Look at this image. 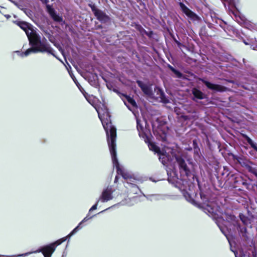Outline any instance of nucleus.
Segmentation results:
<instances>
[{"instance_id":"5","label":"nucleus","mask_w":257,"mask_h":257,"mask_svg":"<svg viewBox=\"0 0 257 257\" xmlns=\"http://www.w3.org/2000/svg\"><path fill=\"white\" fill-rule=\"evenodd\" d=\"M137 130L139 132V134L140 137L144 139L145 142L148 144V147L150 150L158 154H160V149L155 144L150 142L149 135L150 131L146 127H144L141 123V120H139L137 117Z\"/></svg>"},{"instance_id":"13","label":"nucleus","mask_w":257,"mask_h":257,"mask_svg":"<svg viewBox=\"0 0 257 257\" xmlns=\"http://www.w3.org/2000/svg\"><path fill=\"white\" fill-rule=\"evenodd\" d=\"M201 80L210 89L219 92L223 91L224 90V87L221 85L211 83L203 79H201Z\"/></svg>"},{"instance_id":"37","label":"nucleus","mask_w":257,"mask_h":257,"mask_svg":"<svg viewBox=\"0 0 257 257\" xmlns=\"http://www.w3.org/2000/svg\"><path fill=\"white\" fill-rule=\"evenodd\" d=\"M230 217H231V219L232 220H234L235 218L234 216H230Z\"/></svg>"},{"instance_id":"43","label":"nucleus","mask_w":257,"mask_h":257,"mask_svg":"<svg viewBox=\"0 0 257 257\" xmlns=\"http://www.w3.org/2000/svg\"><path fill=\"white\" fill-rule=\"evenodd\" d=\"M244 43L245 45H247L248 44L246 43V42L244 41Z\"/></svg>"},{"instance_id":"41","label":"nucleus","mask_w":257,"mask_h":257,"mask_svg":"<svg viewBox=\"0 0 257 257\" xmlns=\"http://www.w3.org/2000/svg\"><path fill=\"white\" fill-rule=\"evenodd\" d=\"M88 66V65H82V66H83V67H82V68H86V66Z\"/></svg>"},{"instance_id":"3","label":"nucleus","mask_w":257,"mask_h":257,"mask_svg":"<svg viewBox=\"0 0 257 257\" xmlns=\"http://www.w3.org/2000/svg\"><path fill=\"white\" fill-rule=\"evenodd\" d=\"M31 47L22 54V56H27L31 53L47 52L55 56L53 49L47 43L41 40L40 36L34 30H32L27 35Z\"/></svg>"},{"instance_id":"23","label":"nucleus","mask_w":257,"mask_h":257,"mask_svg":"<svg viewBox=\"0 0 257 257\" xmlns=\"http://www.w3.org/2000/svg\"><path fill=\"white\" fill-rule=\"evenodd\" d=\"M170 36H171V38H172L173 40L177 44V46L179 48H181L182 47H185V46L183 44L181 43L179 41H178L176 39V38H175V36L173 34H172V33H170Z\"/></svg>"},{"instance_id":"22","label":"nucleus","mask_w":257,"mask_h":257,"mask_svg":"<svg viewBox=\"0 0 257 257\" xmlns=\"http://www.w3.org/2000/svg\"><path fill=\"white\" fill-rule=\"evenodd\" d=\"M159 155V160L163 164L165 165L167 163V156L161 153L160 152V154Z\"/></svg>"},{"instance_id":"27","label":"nucleus","mask_w":257,"mask_h":257,"mask_svg":"<svg viewBox=\"0 0 257 257\" xmlns=\"http://www.w3.org/2000/svg\"><path fill=\"white\" fill-rule=\"evenodd\" d=\"M32 252H27L26 253H23L22 254H19L17 255H3V254H0V257H17V256H25L28 254H31Z\"/></svg>"},{"instance_id":"7","label":"nucleus","mask_w":257,"mask_h":257,"mask_svg":"<svg viewBox=\"0 0 257 257\" xmlns=\"http://www.w3.org/2000/svg\"><path fill=\"white\" fill-rule=\"evenodd\" d=\"M88 6L91 8L97 20L101 23L106 24L110 21V18L104 12L97 9L94 4L89 3Z\"/></svg>"},{"instance_id":"2","label":"nucleus","mask_w":257,"mask_h":257,"mask_svg":"<svg viewBox=\"0 0 257 257\" xmlns=\"http://www.w3.org/2000/svg\"><path fill=\"white\" fill-rule=\"evenodd\" d=\"M97 111L99 119L101 120L104 129L105 131L107 143L109 147L110 153L113 166L116 167L118 174H120L126 180L127 184H133L131 182L132 178L131 175L121 166L118 162L116 158V128L112 125L110 120V115L108 111V109L104 105L102 107H95Z\"/></svg>"},{"instance_id":"39","label":"nucleus","mask_w":257,"mask_h":257,"mask_svg":"<svg viewBox=\"0 0 257 257\" xmlns=\"http://www.w3.org/2000/svg\"><path fill=\"white\" fill-rule=\"evenodd\" d=\"M109 208H107V209H105V210H102V211L100 212L99 213H102V212H104L105 211H106V210H108V209H109Z\"/></svg>"},{"instance_id":"9","label":"nucleus","mask_w":257,"mask_h":257,"mask_svg":"<svg viewBox=\"0 0 257 257\" xmlns=\"http://www.w3.org/2000/svg\"><path fill=\"white\" fill-rule=\"evenodd\" d=\"M179 6L183 13L189 18L193 21H197L199 19V17L197 15L190 10L184 4L180 2Z\"/></svg>"},{"instance_id":"8","label":"nucleus","mask_w":257,"mask_h":257,"mask_svg":"<svg viewBox=\"0 0 257 257\" xmlns=\"http://www.w3.org/2000/svg\"><path fill=\"white\" fill-rule=\"evenodd\" d=\"M176 160L179 165L181 173L184 174L186 177L189 176L191 172L184 160L180 156L176 157Z\"/></svg>"},{"instance_id":"34","label":"nucleus","mask_w":257,"mask_h":257,"mask_svg":"<svg viewBox=\"0 0 257 257\" xmlns=\"http://www.w3.org/2000/svg\"><path fill=\"white\" fill-rule=\"evenodd\" d=\"M92 217H88V216H86L80 222V224H82L83 222H84L86 221H87L88 219L91 218Z\"/></svg>"},{"instance_id":"19","label":"nucleus","mask_w":257,"mask_h":257,"mask_svg":"<svg viewBox=\"0 0 257 257\" xmlns=\"http://www.w3.org/2000/svg\"><path fill=\"white\" fill-rule=\"evenodd\" d=\"M243 137L247 142V143L251 146V147L257 152V144L254 143L252 140L249 138L247 135H243Z\"/></svg>"},{"instance_id":"21","label":"nucleus","mask_w":257,"mask_h":257,"mask_svg":"<svg viewBox=\"0 0 257 257\" xmlns=\"http://www.w3.org/2000/svg\"><path fill=\"white\" fill-rule=\"evenodd\" d=\"M81 224H80L79 223L77 227H76L67 236L65 237L64 238H66V240L67 238L71 237L73 234H74L79 230V229L81 228Z\"/></svg>"},{"instance_id":"15","label":"nucleus","mask_w":257,"mask_h":257,"mask_svg":"<svg viewBox=\"0 0 257 257\" xmlns=\"http://www.w3.org/2000/svg\"><path fill=\"white\" fill-rule=\"evenodd\" d=\"M147 199L151 201H157L161 200H165L167 197L166 195L151 194L146 196Z\"/></svg>"},{"instance_id":"42","label":"nucleus","mask_w":257,"mask_h":257,"mask_svg":"<svg viewBox=\"0 0 257 257\" xmlns=\"http://www.w3.org/2000/svg\"><path fill=\"white\" fill-rule=\"evenodd\" d=\"M74 66H75V68L76 69H77L78 68V65H73ZM80 65H79V66H80Z\"/></svg>"},{"instance_id":"31","label":"nucleus","mask_w":257,"mask_h":257,"mask_svg":"<svg viewBox=\"0 0 257 257\" xmlns=\"http://www.w3.org/2000/svg\"><path fill=\"white\" fill-rule=\"evenodd\" d=\"M239 230L242 233V236H244L246 231V228L245 227H241L240 226L238 227Z\"/></svg>"},{"instance_id":"4","label":"nucleus","mask_w":257,"mask_h":257,"mask_svg":"<svg viewBox=\"0 0 257 257\" xmlns=\"http://www.w3.org/2000/svg\"><path fill=\"white\" fill-rule=\"evenodd\" d=\"M137 83L141 87L143 92L149 97L155 99H160V100L164 103L169 102V100L166 98L162 90L158 87L156 86L153 91L152 88V85L144 83L140 80L137 81Z\"/></svg>"},{"instance_id":"24","label":"nucleus","mask_w":257,"mask_h":257,"mask_svg":"<svg viewBox=\"0 0 257 257\" xmlns=\"http://www.w3.org/2000/svg\"><path fill=\"white\" fill-rule=\"evenodd\" d=\"M246 167L249 172L253 174L257 177V169H256L253 168L249 165H246Z\"/></svg>"},{"instance_id":"20","label":"nucleus","mask_w":257,"mask_h":257,"mask_svg":"<svg viewBox=\"0 0 257 257\" xmlns=\"http://www.w3.org/2000/svg\"><path fill=\"white\" fill-rule=\"evenodd\" d=\"M81 224H80L79 223L77 227H76L67 236L65 237L64 238H66V240L67 238L71 237L73 234H74L79 230V229L81 228Z\"/></svg>"},{"instance_id":"28","label":"nucleus","mask_w":257,"mask_h":257,"mask_svg":"<svg viewBox=\"0 0 257 257\" xmlns=\"http://www.w3.org/2000/svg\"><path fill=\"white\" fill-rule=\"evenodd\" d=\"M208 28L211 30L213 33H215L216 28L214 27V25L210 22H206Z\"/></svg>"},{"instance_id":"44","label":"nucleus","mask_w":257,"mask_h":257,"mask_svg":"<svg viewBox=\"0 0 257 257\" xmlns=\"http://www.w3.org/2000/svg\"><path fill=\"white\" fill-rule=\"evenodd\" d=\"M133 187L134 188H137V187H136V186L135 185H133Z\"/></svg>"},{"instance_id":"33","label":"nucleus","mask_w":257,"mask_h":257,"mask_svg":"<svg viewBox=\"0 0 257 257\" xmlns=\"http://www.w3.org/2000/svg\"><path fill=\"white\" fill-rule=\"evenodd\" d=\"M144 33H145L146 35H147L149 37H151L153 34L152 31L148 32L146 30H145V31H144Z\"/></svg>"},{"instance_id":"25","label":"nucleus","mask_w":257,"mask_h":257,"mask_svg":"<svg viewBox=\"0 0 257 257\" xmlns=\"http://www.w3.org/2000/svg\"><path fill=\"white\" fill-rule=\"evenodd\" d=\"M170 69L176 75V77L178 78H182V74L179 71L175 70L174 68H173L171 65H168Z\"/></svg>"},{"instance_id":"11","label":"nucleus","mask_w":257,"mask_h":257,"mask_svg":"<svg viewBox=\"0 0 257 257\" xmlns=\"http://www.w3.org/2000/svg\"><path fill=\"white\" fill-rule=\"evenodd\" d=\"M47 11L51 17V18L56 22H61L62 21L63 19L61 17L57 15L55 10L49 5H46Z\"/></svg>"},{"instance_id":"14","label":"nucleus","mask_w":257,"mask_h":257,"mask_svg":"<svg viewBox=\"0 0 257 257\" xmlns=\"http://www.w3.org/2000/svg\"><path fill=\"white\" fill-rule=\"evenodd\" d=\"M124 96L125 97L126 100H124V103L125 105L127 106V107L131 110L134 114L136 115L135 112L133 110V109L131 108V107L134 108H136L137 105L136 101L134 100L133 98H132L131 97L127 96L126 95H124Z\"/></svg>"},{"instance_id":"40","label":"nucleus","mask_w":257,"mask_h":257,"mask_svg":"<svg viewBox=\"0 0 257 257\" xmlns=\"http://www.w3.org/2000/svg\"><path fill=\"white\" fill-rule=\"evenodd\" d=\"M117 176H116L115 177V180H114V182L116 183L117 181Z\"/></svg>"},{"instance_id":"35","label":"nucleus","mask_w":257,"mask_h":257,"mask_svg":"<svg viewBox=\"0 0 257 257\" xmlns=\"http://www.w3.org/2000/svg\"><path fill=\"white\" fill-rule=\"evenodd\" d=\"M218 226L220 228V229L221 231V232L226 236L227 238H228L227 234H226L225 232L224 231L223 228L222 227H221L220 226H219V225H218ZM227 239H228L229 242L230 243V241H229V239L227 238Z\"/></svg>"},{"instance_id":"18","label":"nucleus","mask_w":257,"mask_h":257,"mask_svg":"<svg viewBox=\"0 0 257 257\" xmlns=\"http://www.w3.org/2000/svg\"><path fill=\"white\" fill-rule=\"evenodd\" d=\"M192 93L194 97L198 99H202L204 98L203 93L197 89L194 88L192 90Z\"/></svg>"},{"instance_id":"36","label":"nucleus","mask_w":257,"mask_h":257,"mask_svg":"<svg viewBox=\"0 0 257 257\" xmlns=\"http://www.w3.org/2000/svg\"><path fill=\"white\" fill-rule=\"evenodd\" d=\"M240 219L241 220H242V222L243 223V224H246V222H245V219L244 218H242L240 217Z\"/></svg>"},{"instance_id":"26","label":"nucleus","mask_w":257,"mask_h":257,"mask_svg":"<svg viewBox=\"0 0 257 257\" xmlns=\"http://www.w3.org/2000/svg\"><path fill=\"white\" fill-rule=\"evenodd\" d=\"M223 3H228V5L232 7H236V2L235 0H221Z\"/></svg>"},{"instance_id":"17","label":"nucleus","mask_w":257,"mask_h":257,"mask_svg":"<svg viewBox=\"0 0 257 257\" xmlns=\"http://www.w3.org/2000/svg\"><path fill=\"white\" fill-rule=\"evenodd\" d=\"M66 69L68 71L70 76L76 84V85L77 86V87L79 88V89L81 90V86L77 81L76 78L74 77V75L73 74L72 71H71V67L70 65H64Z\"/></svg>"},{"instance_id":"1","label":"nucleus","mask_w":257,"mask_h":257,"mask_svg":"<svg viewBox=\"0 0 257 257\" xmlns=\"http://www.w3.org/2000/svg\"><path fill=\"white\" fill-rule=\"evenodd\" d=\"M167 174L169 182L179 188L186 200L193 204L197 205L206 213L212 215L217 214L218 207L216 203L209 197L208 193L201 191L200 196L202 202L198 203L192 198L190 193L188 191H191L194 189V186L192 183L188 181L185 178L179 179L176 171L174 170L171 171L167 170Z\"/></svg>"},{"instance_id":"16","label":"nucleus","mask_w":257,"mask_h":257,"mask_svg":"<svg viewBox=\"0 0 257 257\" xmlns=\"http://www.w3.org/2000/svg\"><path fill=\"white\" fill-rule=\"evenodd\" d=\"M199 35L201 37H204L205 38L208 37H212L215 36L214 34H212V33H209L208 31V30L205 26H202L200 31H199Z\"/></svg>"},{"instance_id":"29","label":"nucleus","mask_w":257,"mask_h":257,"mask_svg":"<svg viewBox=\"0 0 257 257\" xmlns=\"http://www.w3.org/2000/svg\"><path fill=\"white\" fill-rule=\"evenodd\" d=\"M136 29L141 33H144L145 30L142 27L141 25L137 24L136 25Z\"/></svg>"},{"instance_id":"6","label":"nucleus","mask_w":257,"mask_h":257,"mask_svg":"<svg viewBox=\"0 0 257 257\" xmlns=\"http://www.w3.org/2000/svg\"><path fill=\"white\" fill-rule=\"evenodd\" d=\"M66 240V238H62L48 245L42 247L40 249L34 251L33 252H42L44 257H51V255L55 250L56 246L61 244Z\"/></svg>"},{"instance_id":"12","label":"nucleus","mask_w":257,"mask_h":257,"mask_svg":"<svg viewBox=\"0 0 257 257\" xmlns=\"http://www.w3.org/2000/svg\"><path fill=\"white\" fill-rule=\"evenodd\" d=\"M15 23L25 32L27 36L32 30H34L31 27V25L26 22L16 21Z\"/></svg>"},{"instance_id":"10","label":"nucleus","mask_w":257,"mask_h":257,"mask_svg":"<svg viewBox=\"0 0 257 257\" xmlns=\"http://www.w3.org/2000/svg\"><path fill=\"white\" fill-rule=\"evenodd\" d=\"M112 190L111 187H107L104 189L101 193V195L98 198V201L102 202H106L113 198Z\"/></svg>"},{"instance_id":"30","label":"nucleus","mask_w":257,"mask_h":257,"mask_svg":"<svg viewBox=\"0 0 257 257\" xmlns=\"http://www.w3.org/2000/svg\"><path fill=\"white\" fill-rule=\"evenodd\" d=\"M130 200V199H125V201H123L121 202L118 204H121V205H129V206L133 205V204L130 203L129 202Z\"/></svg>"},{"instance_id":"38","label":"nucleus","mask_w":257,"mask_h":257,"mask_svg":"<svg viewBox=\"0 0 257 257\" xmlns=\"http://www.w3.org/2000/svg\"><path fill=\"white\" fill-rule=\"evenodd\" d=\"M97 28H98V29H102V25H98V26H97Z\"/></svg>"},{"instance_id":"32","label":"nucleus","mask_w":257,"mask_h":257,"mask_svg":"<svg viewBox=\"0 0 257 257\" xmlns=\"http://www.w3.org/2000/svg\"><path fill=\"white\" fill-rule=\"evenodd\" d=\"M99 201H98V199L97 201H96V203L94 205H93L91 207V208L89 209V212H91V211H92L93 210H94L96 209L97 206V205H98V203Z\"/></svg>"}]
</instances>
